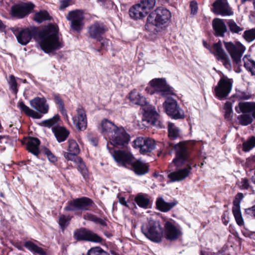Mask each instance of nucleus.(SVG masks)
<instances>
[{
  "mask_svg": "<svg viewBox=\"0 0 255 255\" xmlns=\"http://www.w3.org/2000/svg\"><path fill=\"white\" fill-rule=\"evenodd\" d=\"M66 19L70 22V28L73 31L80 33L84 28V12L82 9H76L68 12Z\"/></svg>",
  "mask_w": 255,
  "mask_h": 255,
  "instance_id": "obj_10",
  "label": "nucleus"
},
{
  "mask_svg": "<svg viewBox=\"0 0 255 255\" xmlns=\"http://www.w3.org/2000/svg\"><path fill=\"white\" fill-rule=\"evenodd\" d=\"M164 227L165 237L169 240H177L181 235L180 230L170 222H166Z\"/></svg>",
  "mask_w": 255,
  "mask_h": 255,
  "instance_id": "obj_24",
  "label": "nucleus"
},
{
  "mask_svg": "<svg viewBox=\"0 0 255 255\" xmlns=\"http://www.w3.org/2000/svg\"><path fill=\"white\" fill-rule=\"evenodd\" d=\"M35 7L32 2L15 3L11 7L9 14L13 19H23L33 12Z\"/></svg>",
  "mask_w": 255,
  "mask_h": 255,
  "instance_id": "obj_9",
  "label": "nucleus"
},
{
  "mask_svg": "<svg viewBox=\"0 0 255 255\" xmlns=\"http://www.w3.org/2000/svg\"><path fill=\"white\" fill-rule=\"evenodd\" d=\"M246 212L249 214L251 213V212L253 216L255 217V208H248Z\"/></svg>",
  "mask_w": 255,
  "mask_h": 255,
  "instance_id": "obj_60",
  "label": "nucleus"
},
{
  "mask_svg": "<svg viewBox=\"0 0 255 255\" xmlns=\"http://www.w3.org/2000/svg\"><path fill=\"white\" fill-rule=\"evenodd\" d=\"M87 255H109V254L101 248L98 247L91 249L88 251Z\"/></svg>",
  "mask_w": 255,
  "mask_h": 255,
  "instance_id": "obj_50",
  "label": "nucleus"
},
{
  "mask_svg": "<svg viewBox=\"0 0 255 255\" xmlns=\"http://www.w3.org/2000/svg\"><path fill=\"white\" fill-rule=\"evenodd\" d=\"M74 238L78 241L85 240L97 243L102 241V238L98 235L84 228L76 230L74 233Z\"/></svg>",
  "mask_w": 255,
  "mask_h": 255,
  "instance_id": "obj_18",
  "label": "nucleus"
},
{
  "mask_svg": "<svg viewBox=\"0 0 255 255\" xmlns=\"http://www.w3.org/2000/svg\"><path fill=\"white\" fill-rule=\"evenodd\" d=\"M225 47L231 55L233 62L237 65L241 63V57L244 53L246 47L240 42L236 44L232 42H226L224 41Z\"/></svg>",
  "mask_w": 255,
  "mask_h": 255,
  "instance_id": "obj_14",
  "label": "nucleus"
},
{
  "mask_svg": "<svg viewBox=\"0 0 255 255\" xmlns=\"http://www.w3.org/2000/svg\"><path fill=\"white\" fill-rule=\"evenodd\" d=\"M233 83L232 79L225 76L221 77L214 88V94L215 97L220 100L225 99L231 92Z\"/></svg>",
  "mask_w": 255,
  "mask_h": 255,
  "instance_id": "obj_11",
  "label": "nucleus"
},
{
  "mask_svg": "<svg viewBox=\"0 0 255 255\" xmlns=\"http://www.w3.org/2000/svg\"><path fill=\"white\" fill-rule=\"evenodd\" d=\"M77 165V169L81 173L83 178L86 180L89 179L90 175L88 168L84 163L83 159L80 157H77L73 160Z\"/></svg>",
  "mask_w": 255,
  "mask_h": 255,
  "instance_id": "obj_31",
  "label": "nucleus"
},
{
  "mask_svg": "<svg viewBox=\"0 0 255 255\" xmlns=\"http://www.w3.org/2000/svg\"><path fill=\"white\" fill-rule=\"evenodd\" d=\"M130 169L134 173L139 176H141L147 174L149 171V165L147 163H145L139 159L132 160L130 164Z\"/></svg>",
  "mask_w": 255,
  "mask_h": 255,
  "instance_id": "obj_22",
  "label": "nucleus"
},
{
  "mask_svg": "<svg viewBox=\"0 0 255 255\" xmlns=\"http://www.w3.org/2000/svg\"><path fill=\"white\" fill-rule=\"evenodd\" d=\"M77 116L73 117V124L78 131H83L87 127V118L86 111L82 106L76 110Z\"/></svg>",
  "mask_w": 255,
  "mask_h": 255,
  "instance_id": "obj_17",
  "label": "nucleus"
},
{
  "mask_svg": "<svg viewBox=\"0 0 255 255\" xmlns=\"http://www.w3.org/2000/svg\"><path fill=\"white\" fill-rule=\"evenodd\" d=\"M129 99L132 104L141 107L146 105L147 103L146 98L134 90L129 93Z\"/></svg>",
  "mask_w": 255,
  "mask_h": 255,
  "instance_id": "obj_30",
  "label": "nucleus"
},
{
  "mask_svg": "<svg viewBox=\"0 0 255 255\" xmlns=\"http://www.w3.org/2000/svg\"><path fill=\"white\" fill-rule=\"evenodd\" d=\"M130 139V136L125 128L122 126H120L108 138L107 148L110 152L113 150V147H110V144L115 147L123 148L128 144Z\"/></svg>",
  "mask_w": 255,
  "mask_h": 255,
  "instance_id": "obj_8",
  "label": "nucleus"
},
{
  "mask_svg": "<svg viewBox=\"0 0 255 255\" xmlns=\"http://www.w3.org/2000/svg\"><path fill=\"white\" fill-rule=\"evenodd\" d=\"M141 231L146 238L154 242H160L162 237V228L154 216L148 219L147 222L143 224Z\"/></svg>",
  "mask_w": 255,
  "mask_h": 255,
  "instance_id": "obj_7",
  "label": "nucleus"
},
{
  "mask_svg": "<svg viewBox=\"0 0 255 255\" xmlns=\"http://www.w3.org/2000/svg\"><path fill=\"white\" fill-rule=\"evenodd\" d=\"M84 218L88 220L92 221L96 223H99L103 226L106 225L104 220L102 219L98 218L92 214H87L84 215Z\"/></svg>",
  "mask_w": 255,
  "mask_h": 255,
  "instance_id": "obj_49",
  "label": "nucleus"
},
{
  "mask_svg": "<svg viewBox=\"0 0 255 255\" xmlns=\"http://www.w3.org/2000/svg\"><path fill=\"white\" fill-rule=\"evenodd\" d=\"M95 205V203L91 199L83 196L68 201L66 207H93Z\"/></svg>",
  "mask_w": 255,
  "mask_h": 255,
  "instance_id": "obj_23",
  "label": "nucleus"
},
{
  "mask_svg": "<svg viewBox=\"0 0 255 255\" xmlns=\"http://www.w3.org/2000/svg\"><path fill=\"white\" fill-rule=\"evenodd\" d=\"M108 31L107 26L102 22L96 21L90 25L87 28V34L91 39H95L100 42V47L97 51L100 52L103 49L107 48L109 45V40L103 37Z\"/></svg>",
  "mask_w": 255,
  "mask_h": 255,
  "instance_id": "obj_5",
  "label": "nucleus"
},
{
  "mask_svg": "<svg viewBox=\"0 0 255 255\" xmlns=\"http://www.w3.org/2000/svg\"><path fill=\"white\" fill-rule=\"evenodd\" d=\"M148 84L145 91L150 95L160 93L162 97L176 95L174 88L167 84L165 78H154L150 81Z\"/></svg>",
  "mask_w": 255,
  "mask_h": 255,
  "instance_id": "obj_6",
  "label": "nucleus"
},
{
  "mask_svg": "<svg viewBox=\"0 0 255 255\" xmlns=\"http://www.w3.org/2000/svg\"><path fill=\"white\" fill-rule=\"evenodd\" d=\"M17 42L22 45H27L32 38H39L41 49L46 53L52 52L63 47L59 41V28L52 23L48 24L42 30L36 26L25 28L13 27L11 28Z\"/></svg>",
  "mask_w": 255,
  "mask_h": 255,
  "instance_id": "obj_1",
  "label": "nucleus"
},
{
  "mask_svg": "<svg viewBox=\"0 0 255 255\" xmlns=\"http://www.w3.org/2000/svg\"><path fill=\"white\" fill-rule=\"evenodd\" d=\"M42 152L47 156L49 161L55 163L57 161V157L52 153V152L47 147H44L42 149Z\"/></svg>",
  "mask_w": 255,
  "mask_h": 255,
  "instance_id": "obj_48",
  "label": "nucleus"
},
{
  "mask_svg": "<svg viewBox=\"0 0 255 255\" xmlns=\"http://www.w3.org/2000/svg\"><path fill=\"white\" fill-rule=\"evenodd\" d=\"M171 11L163 6H158L147 16L145 30L156 35L171 21Z\"/></svg>",
  "mask_w": 255,
  "mask_h": 255,
  "instance_id": "obj_3",
  "label": "nucleus"
},
{
  "mask_svg": "<svg viewBox=\"0 0 255 255\" xmlns=\"http://www.w3.org/2000/svg\"><path fill=\"white\" fill-rule=\"evenodd\" d=\"M177 204V201L166 202L162 197H158L156 201V207H173Z\"/></svg>",
  "mask_w": 255,
  "mask_h": 255,
  "instance_id": "obj_44",
  "label": "nucleus"
},
{
  "mask_svg": "<svg viewBox=\"0 0 255 255\" xmlns=\"http://www.w3.org/2000/svg\"><path fill=\"white\" fill-rule=\"evenodd\" d=\"M238 186L241 189H248L250 187L249 181L247 178H242Z\"/></svg>",
  "mask_w": 255,
  "mask_h": 255,
  "instance_id": "obj_53",
  "label": "nucleus"
},
{
  "mask_svg": "<svg viewBox=\"0 0 255 255\" xmlns=\"http://www.w3.org/2000/svg\"><path fill=\"white\" fill-rule=\"evenodd\" d=\"M167 115L172 119H183L185 118L184 112L178 105L176 100L168 97L163 104Z\"/></svg>",
  "mask_w": 255,
  "mask_h": 255,
  "instance_id": "obj_13",
  "label": "nucleus"
},
{
  "mask_svg": "<svg viewBox=\"0 0 255 255\" xmlns=\"http://www.w3.org/2000/svg\"><path fill=\"white\" fill-rule=\"evenodd\" d=\"M5 28V25L2 23V21L0 20V30L4 29Z\"/></svg>",
  "mask_w": 255,
  "mask_h": 255,
  "instance_id": "obj_63",
  "label": "nucleus"
},
{
  "mask_svg": "<svg viewBox=\"0 0 255 255\" xmlns=\"http://www.w3.org/2000/svg\"><path fill=\"white\" fill-rule=\"evenodd\" d=\"M224 109L225 111L224 114L225 119L228 121H232L233 114L232 103L227 101L224 105Z\"/></svg>",
  "mask_w": 255,
  "mask_h": 255,
  "instance_id": "obj_42",
  "label": "nucleus"
},
{
  "mask_svg": "<svg viewBox=\"0 0 255 255\" xmlns=\"http://www.w3.org/2000/svg\"><path fill=\"white\" fill-rule=\"evenodd\" d=\"M129 15L133 20L142 19L147 14L139 3L132 5L129 9Z\"/></svg>",
  "mask_w": 255,
  "mask_h": 255,
  "instance_id": "obj_27",
  "label": "nucleus"
},
{
  "mask_svg": "<svg viewBox=\"0 0 255 255\" xmlns=\"http://www.w3.org/2000/svg\"><path fill=\"white\" fill-rule=\"evenodd\" d=\"M168 136L170 139L174 140L180 136L179 129L172 123L168 125Z\"/></svg>",
  "mask_w": 255,
  "mask_h": 255,
  "instance_id": "obj_39",
  "label": "nucleus"
},
{
  "mask_svg": "<svg viewBox=\"0 0 255 255\" xmlns=\"http://www.w3.org/2000/svg\"><path fill=\"white\" fill-rule=\"evenodd\" d=\"M170 146L175 151V156L172 163L176 167L183 165H186V167L171 172L168 175V178L173 182L180 181L189 176L192 167H196V164L194 159L191 157V152L185 141H180L177 144L170 143Z\"/></svg>",
  "mask_w": 255,
  "mask_h": 255,
  "instance_id": "obj_2",
  "label": "nucleus"
},
{
  "mask_svg": "<svg viewBox=\"0 0 255 255\" xmlns=\"http://www.w3.org/2000/svg\"><path fill=\"white\" fill-rule=\"evenodd\" d=\"M30 106L37 112L30 109L23 102L18 103V107L26 116L34 119L42 118L43 115L48 113L49 107L44 97H36L30 101Z\"/></svg>",
  "mask_w": 255,
  "mask_h": 255,
  "instance_id": "obj_4",
  "label": "nucleus"
},
{
  "mask_svg": "<svg viewBox=\"0 0 255 255\" xmlns=\"http://www.w3.org/2000/svg\"><path fill=\"white\" fill-rule=\"evenodd\" d=\"M252 117H253V118L255 119V104H254V108H253V113H252Z\"/></svg>",
  "mask_w": 255,
  "mask_h": 255,
  "instance_id": "obj_64",
  "label": "nucleus"
},
{
  "mask_svg": "<svg viewBox=\"0 0 255 255\" xmlns=\"http://www.w3.org/2000/svg\"><path fill=\"white\" fill-rule=\"evenodd\" d=\"M210 52L218 57V60H222L223 65L228 69L232 68L231 62L228 55L226 53L222 47L221 41L213 44Z\"/></svg>",
  "mask_w": 255,
  "mask_h": 255,
  "instance_id": "obj_15",
  "label": "nucleus"
},
{
  "mask_svg": "<svg viewBox=\"0 0 255 255\" xmlns=\"http://www.w3.org/2000/svg\"><path fill=\"white\" fill-rule=\"evenodd\" d=\"M155 141L147 137H137L132 142V146L142 155H148L155 148Z\"/></svg>",
  "mask_w": 255,
  "mask_h": 255,
  "instance_id": "obj_12",
  "label": "nucleus"
},
{
  "mask_svg": "<svg viewBox=\"0 0 255 255\" xmlns=\"http://www.w3.org/2000/svg\"><path fill=\"white\" fill-rule=\"evenodd\" d=\"M68 152H64V157L68 160H73L78 156L79 154L80 149L76 141L73 139L68 140Z\"/></svg>",
  "mask_w": 255,
  "mask_h": 255,
  "instance_id": "obj_21",
  "label": "nucleus"
},
{
  "mask_svg": "<svg viewBox=\"0 0 255 255\" xmlns=\"http://www.w3.org/2000/svg\"><path fill=\"white\" fill-rule=\"evenodd\" d=\"M72 4L71 0H62L60 1L59 9L64 10L66 7Z\"/></svg>",
  "mask_w": 255,
  "mask_h": 255,
  "instance_id": "obj_55",
  "label": "nucleus"
},
{
  "mask_svg": "<svg viewBox=\"0 0 255 255\" xmlns=\"http://www.w3.org/2000/svg\"><path fill=\"white\" fill-rule=\"evenodd\" d=\"M53 100L55 103L58 106L60 112L63 115L66 114L65 104L63 99L59 94H53Z\"/></svg>",
  "mask_w": 255,
  "mask_h": 255,
  "instance_id": "obj_37",
  "label": "nucleus"
},
{
  "mask_svg": "<svg viewBox=\"0 0 255 255\" xmlns=\"http://www.w3.org/2000/svg\"><path fill=\"white\" fill-rule=\"evenodd\" d=\"M101 127V133L106 139H108L119 127L107 119H104L102 121Z\"/></svg>",
  "mask_w": 255,
  "mask_h": 255,
  "instance_id": "obj_25",
  "label": "nucleus"
},
{
  "mask_svg": "<svg viewBox=\"0 0 255 255\" xmlns=\"http://www.w3.org/2000/svg\"><path fill=\"white\" fill-rule=\"evenodd\" d=\"M155 0H143L139 4L147 14L150 10L155 6Z\"/></svg>",
  "mask_w": 255,
  "mask_h": 255,
  "instance_id": "obj_43",
  "label": "nucleus"
},
{
  "mask_svg": "<svg viewBox=\"0 0 255 255\" xmlns=\"http://www.w3.org/2000/svg\"><path fill=\"white\" fill-rule=\"evenodd\" d=\"M90 140L91 143L93 145H94L95 146H97L98 145L99 139L97 137H92L91 138H90Z\"/></svg>",
  "mask_w": 255,
  "mask_h": 255,
  "instance_id": "obj_59",
  "label": "nucleus"
},
{
  "mask_svg": "<svg viewBox=\"0 0 255 255\" xmlns=\"http://www.w3.org/2000/svg\"><path fill=\"white\" fill-rule=\"evenodd\" d=\"M8 136L7 135H0V143H2V139H8Z\"/></svg>",
  "mask_w": 255,
  "mask_h": 255,
  "instance_id": "obj_61",
  "label": "nucleus"
},
{
  "mask_svg": "<svg viewBox=\"0 0 255 255\" xmlns=\"http://www.w3.org/2000/svg\"><path fill=\"white\" fill-rule=\"evenodd\" d=\"M144 120L150 125H154L156 123L159 115L154 108H147L144 110Z\"/></svg>",
  "mask_w": 255,
  "mask_h": 255,
  "instance_id": "obj_29",
  "label": "nucleus"
},
{
  "mask_svg": "<svg viewBox=\"0 0 255 255\" xmlns=\"http://www.w3.org/2000/svg\"><path fill=\"white\" fill-rule=\"evenodd\" d=\"M134 201L139 207H148L151 203L148 194L138 193L134 198Z\"/></svg>",
  "mask_w": 255,
  "mask_h": 255,
  "instance_id": "obj_32",
  "label": "nucleus"
},
{
  "mask_svg": "<svg viewBox=\"0 0 255 255\" xmlns=\"http://www.w3.org/2000/svg\"><path fill=\"white\" fill-rule=\"evenodd\" d=\"M40 140L35 137L28 136L26 142V149L34 155L37 156L39 153Z\"/></svg>",
  "mask_w": 255,
  "mask_h": 255,
  "instance_id": "obj_26",
  "label": "nucleus"
},
{
  "mask_svg": "<svg viewBox=\"0 0 255 255\" xmlns=\"http://www.w3.org/2000/svg\"><path fill=\"white\" fill-rule=\"evenodd\" d=\"M115 160L123 165H130L134 159L133 155L126 150H118L114 151L113 154Z\"/></svg>",
  "mask_w": 255,
  "mask_h": 255,
  "instance_id": "obj_19",
  "label": "nucleus"
},
{
  "mask_svg": "<svg viewBox=\"0 0 255 255\" xmlns=\"http://www.w3.org/2000/svg\"><path fill=\"white\" fill-rule=\"evenodd\" d=\"M212 27L214 35L216 37H224L225 34L228 32L227 26L223 19L214 18L212 21Z\"/></svg>",
  "mask_w": 255,
  "mask_h": 255,
  "instance_id": "obj_20",
  "label": "nucleus"
},
{
  "mask_svg": "<svg viewBox=\"0 0 255 255\" xmlns=\"http://www.w3.org/2000/svg\"><path fill=\"white\" fill-rule=\"evenodd\" d=\"M212 11L215 14L230 16L233 11L226 0H216L212 4Z\"/></svg>",
  "mask_w": 255,
  "mask_h": 255,
  "instance_id": "obj_16",
  "label": "nucleus"
},
{
  "mask_svg": "<svg viewBox=\"0 0 255 255\" xmlns=\"http://www.w3.org/2000/svg\"><path fill=\"white\" fill-rule=\"evenodd\" d=\"M238 97L240 100H249L251 98L252 96L249 93L246 92H240L238 95Z\"/></svg>",
  "mask_w": 255,
  "mask_h": 255,
  "instance_id": "obj_57",
  "label": "nucleus"
},
{
  "mask_svg": "<svg viewBox=\"0 0 255 255\" xmlns=\"http://www.w3.org/2000/svg\"><path fill=\"white\" fill-rule=\"evenodd\" d=\"M203 45L205 47H206L207 49H209L210 51V49H211V47L210 45L207 44L205 41H203Z\"/></svg>",
  "mask_w": 255,
  "mask_h": 255,
  "instance_id": "obj_62",
  "label": "nucleus"
},
{
  "mask_svg": "<svg viewBox=\"0 0 255 255\" xmlns=\"http://www.w3.org/2000/svg\"><path fill=\"white\" fill-rule=\"evenodd\" d=\"M240 125L243 126H247L251 124L253 122L252 115L248 114H243L237 117Z\"/></svg>",
  "mask_w": 255,
  "mask_h": 255,
  "instance_id": "obj_38",
  "label": "nucleus"
},
{
  "mask_svg": "<svg viewBox=\"0 0 255 255\" xmlns=\"http://www.w3.org/2000/svg\"><path fill=\"white\" fill-rule=\"evenodd\" d=\"M117 197L119 202L122 205L126 206V207H129L128 205V202L126 200V198L122 196L120 194H118Z\"/></svg>",
  "mask_w": 255,
  "mask_h": 255,
  "instance_id": "obj_58",
  "label": "nucleus"
},
{
  "mask_svg": "<svg viewBox=\"0 0 255 255\" xmlns=\"http://www.w3.org/2000/svg\"><path fill=\"white\" fill-rule=\"evenodd\" d=\"M244 197L242 193H238L236 195L233 200L234 207H240V203Z\"/></svg>",
  "mask_w": 255,
  "mask_h": 255,
  "instance_id": "obj_51",
  "label": "nucleus"
},
{
  "mask_svg": "<svg viewBox=\"0 0 255 255\" xmlns=\"http://www.w3.org/2000/svg\"><path fill=\"white\" fill-rule=\"evenodd\" d=\"M71 219L69 217H66L64 215L60 216L59 220V224L62 229H64L69 224V221Z\"/></svg>",
  "mask_w": 255,
  "mask_h": 255,
  "instance_id": "obj_52",
  "label": "nucleus"
},
{
  "mask_svg": "<svg viewBox=\"0 0 255 255\" xmlns=\"http://www.w3.org/2000/svg\"><path fill=\"white\" fill-rule=\"evenodd\" d=\"M8 84L10 86V89L12 91V93L16 95L18 92V84L16 82L15 77L13 75H11L9 76Z\"/></svg>",
  "mask_w": 255,
  "mask_h": 255,
  "instance_id": "obj_47",
  "label": "nucleus"
},
{
  "mask_svg": "<svg viewBox=\"0 0 255 255\" xmlns=\"http://www.w3.org/2000/svg\"><path fill=\"white\" fill-rule=\"evenodd\" d=\"M60 116L58 114L55 115L52 118L42 121L41 125L44 127L51 128L55 126L60 121Z\"/></svg>",
  "mask_w": 255,
  "mask_h": 255,
  "instance_id": "obj_40",
  "label": "nucleus"
},
{
  "mask_svg": "<svg viewBox=\"0 0 255 255\" xmlns=\"http://www.w3.org/2000/svg\"><path fill=\"white\" fill-rule=\"evenodd\" d=\"M227 24L229 29V32L232 34H241L244 30V27L238 25L233 19H229Z\"/></svg>",
  "mask_w": 255,
  "mask_h": 255,
  "instance_id": "obj_36",
  "label": "nucleus"
},
{
  "mask_svg": "<svg viewBox=\"0 0 255 255\" xmlns=\"http://www.w3.org/2000/svg\"><path fill=\"white\" fill-rule=\"evenodd\" d=\"M191 8V14L192 15H195L197 13L198 11V5L196 2L192 1L190 4Z\"/></svg>",
  "mask_w": 255,
  "mask_h": 255,
  "instance_id": "obj_56",
  "label": "nucleus"
},
{
  "mask_svg": "<svg viewBox=\"0 0 255 255\" xmlns=\"http://www.w3.org/2000/svg\"><path fill=\"white\" fill-rule=\"evenodd\" d=\"M255 61L253 60H249L247 61H244V67L249 71L252 72Z\"/></svg>",
  "mask_w": 255,
  "mask_h": 255,
  "instance_id": "obj_54",
  "label": "nucleus"
},
{
  "mask_svg": "<svg viewBox=\"0 0 255 255\" xmlns=\"http://www.w3.org/2000/svg\"><path fill=\"white\" fill-rule=\"evenodd\" d=\"M255 103L249 102H240L238 106L235 107V111L238 114L240 113L243 114L252 113Z\"/></svg>",
  "mask_w": 255,
  "mask_h": 255,
  "instance_id": "obj_33",
  "label": "nucleus"
},
{
  "mask_svg": "<svg viewBox=\"0 0 255 255\" xmlns=\"http://www.w3.org/2000/svg\"><path fill=\"white\" fill-rule=\"evenodd\" d=\"M243 36L248 42L254 41L255 39V28L245 31Z\"/></svg>",
  "mask_w": 255,
  "mask_h": 255,
  "instance_id": "obj_46",
  "label": "nucleus"
},
{
  "mask_svg": "<svg viewBox=\"0 0 255 255\" xmlns=\"http://www.w3.org/2000/svg\"><path fill=\"white\" fill-rule=\"evenodd\" d=\"M255 147V136H252L243 143L242 150L245 152L250 151Z\"/></svg>",
  "mask_w": 255,
  "mask_h": 255,
  "instance_id": "obj_41",
  "label": "nucleus"
},
{
  "mask_svg": "<svg viewBox=\"0 0 255 255\" xmlns=\"http://www.w3.org/2000/svg\"><path fill=\"white\" fill-rule=\"evenodd\" d=\"M24 246L33 254L46 255V251L41 247H38L31 241H26L24 243Z\"/></svg>",
  "mask_w": 255,
  "mask_h": 255,
  "instance_id": "obj_34",
  "label": "nucleus"
},
{
  "mask_svg": "<svg viewBox=\"0 0 255 255\" xmlns=\"http://www.w3.org/2000/svg\"><path fill=\"white\" fill-rule=\"evenodd\" d=\"M51 17L47 11L45 10H40L36 12L33 15V20L35 22L41 23L46 20H50Z\"/></svg>",
  "mask_w": 255,
  "mask_h": 255,
  "instance_id": "obj_35",
  "label": "nucleus"
},
{
  "mask_svg": "<svg viewBox=\"0 0 255 255\" xmlns=\"http://www.w3.org/2000/svg\"><path fill=\"white\" fill-rule=\"evenodd\" d=\"M233 213L237 224L240 226L244 224L240 208H233Z\"/></svg>",
  "mask_w": 255,
  "mask_h": 255,
  "instance_id": "obj_45",
  "label": "nucleus"
},
{
  "mask_svg": "<svg viewBox=\"0 0 255 255\" xmlns=\"http://www.w3.org/2000/svg\"><path fill=\"white\" fill-rule=\"evenodd\" d=\"M52 130L59 142L65 141L69 135V131L65 127L59 126L52 128Z\"/></svg>",
  "mask_w": 255,
  "mask_h": 255,
  "instance_id": "obj_28",
  "label": "nucleus"
}]
</instances>
